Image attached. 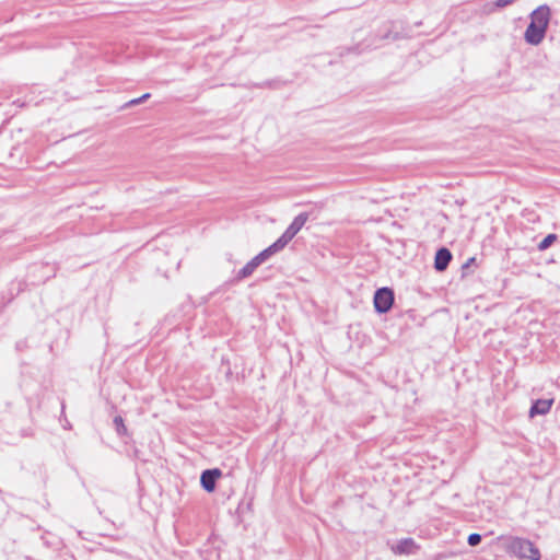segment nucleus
<instances>
[{"label":"nucleus","instance_id":"12","mask_svg":"<svg viewBox=\"0 0 560 560\" xmlns=\"http://www.w3.org/2000/svg\"><path fill=\"white\" fill-rule=\"evenodd\" d=\"M114 423H115V425H116V430H117V432H118L119 434H125V433H126V430H127V429H126V427H125V424H124V420H122V418H121V417H116V418L114 419Z\"/></svg>","mask_w":560,"mask_h":560},{"label":"nucleus","instance_id":"5","mask_svg":"<svg viewBox=\"0 0 560 560\" xmlns=\"http://www.w3.org/2000/svg\"><path fill=\"white\" fill-rule=\"evenodd\" d=\"M394 303V293L388 288H381L374 294V307L376 312L383 314L388 312Z\"/></svg>","mask_w":560,"mask_h":560},{"label":"nucleus","instance_id":"11","mask_svg":"<svg viewBox=\"0 0 560 560\" xmlns=\"http://www.w3.org/2000/svg\"><path fill=\"white\" fill-rule=\"evenodd\" d=\"M557 240L556 234H548L538 245L539 250H545Z\"/></svg>","mask_w":560,"mask_h":560},{"label":"nucleus","instance_id":"13","mask_svg":"<svg viewBox=\"0 0 560 560\" xmlns=\"http://www.w3.org/2000/svg\"><path fill=\"white\" fill-rule=\"evenodd\" d=\"M480 541H481V536L479 534L474 533L468 536V544L470 546H477Z\"/></svg>","mask_w":560,"mask_h":560},{"label":"nucleus","instance_id":"2","mask_svg":"<svg viewBox=\"0 0 560 560\" xmlns=\"http://www.w3.org/2000/svg\"><path fill=\"white\" fill-rule=\"evenodd\" d=\"M503 546L508 552L515 557L528 560H540L539 549L528 539L509 537L504 539Z\"/></svg>","mask_w":560,"mask_h":560},{"label":"nucleus","instance_id":"9","mask_svg":"<svg viewBox=\"0 0 560 560\" xmlns=\"http://www.w3.org/2000/svg\"><path fill=\"white\" fill-rule=\"evenodd\" d=\"M553 399H537L529 409V417L542 416L550 411Z\"/></svg>","mask_w":560,"mask_h":560},{"label":"nucleus","instance_id":"8","mask_svg":"<svg viewBox=\"0 0 560 560\" xmlns=\"http://www.w3.org/2000/svg\"><path fill=\"white\" fill-rule=\"evenodd\" d=\"M517 0H495V1H491V2H486L481 7V13L485 15L493 14L494 12H497L499 10H502L506 7L512 5Z\"/></svg>","mask_w":560,"mask_h":560},{"label":"nucleus","instance_id":"1","mask_svg":"<svg viewBox=\"0 0 560 560\" xmlns=\"http://www.w3.org/2000/svg\"><path fill=\"white\" fill-rule=\"evenodd\" d=\"M551 9L548 4H541L529 14V24L524 32V40L532 45H540L547 34L551 20Z\"/></svg>","mask_w":560,"mask_h":560},{"label":"nucleus","instance_id":"6","mask_svg":"<svg viewBox=\"0 0 560 560\" xmlns=\"http://www.w3.org/2000/svg\"><path fill=\"white\" fill-rule=\"evenodd\" d=\"M220 476L221 471L219 469L205 470L200 478L202 488L208 492H212L215 488V481Z\"/></svg>","mask_w":560,"mask_h":560},{"label":"nucleus","instance_id":"4","mask_svg":"<svg viewBox=\"0 0 560 560\" xmlns=\"http://www.w3.org/2000/svg\"><path fill=\"white\" fill-rule=\"evenodd\" d=\"M277 252L272 248L270 245L262 252H260L258 255H256L254 258H252L237 273V279L242 280L245 278H248L253 275V272L262 264L265 262L271 255L276 254Z\"/></svg>","mask_w":560,"mask_h":560},{"label":"nucleus","instance_id":"7","mask_svg":"<svg viewBox=\"0 0 560 560\" xmlns=\"http://www.w3.org/2000/svg\"><path fill=\"white\" fill-rule=\"evenodd\" d=\"M417 549L418 546L411 538L401 539L392 546V551L396 555H411L415 553Z\"/></svg>","mask_w":560,"mask_h":560},{"label":"nucleus","instance_id":"10","mask_svg":"<svg viewBox=\"0 0 560 560\" xmlns=\"http://www.w3.org/2000/svg\"><path fill=\"white\" fill-rule=\"evenodd\" d=\"M452 259V254L447 248H440L435 254L434 268L438 271H443L447 268Z\"/></svg>","mask_w":560,"mask_h":560},{"label":"nucleus","instance_id":"3","mask_svg":"<svg viewBox=\"0 0 560 560\" xmlns=\"http://www.w3.org/2000/svg\"><path fill=\"white\" fill-rule=\"evenodd\" d=\"M307 220V213H300L296 215L292 223L283 232V234L273 244H271L272 248L277 253L283 249L288 243L301 231Z\"/></svg>","mask_w":560,"mask_h":560},{"label":"nucleus","instance_id":"14","mask_svg":"<svg viewBox=\"0 0 560 560\" xmlns=\"http://www.w3.org/2000/svg\"><path fill=\"white\" fill-rule=\"evenodd\" d=\"M150 97V94L149 93H145L143 94L142 96L138 97V98H133L131 100L128 105L129 106H132V105H138V104H141L142 102H144L145 100H148Z\"/></svg>","mask_w":560,"mask_h":560}]
</instances>
